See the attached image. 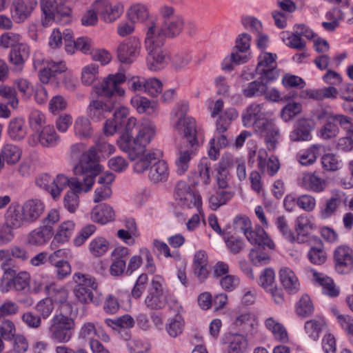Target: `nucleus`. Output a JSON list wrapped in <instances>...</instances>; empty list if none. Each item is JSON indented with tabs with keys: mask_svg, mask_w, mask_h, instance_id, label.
Returning a JSON list of instances; mask_svg holds the SVG:
<instances>
[{
	"mask_svg": "<svg viewBox=\"0 0 353 353\" xmlns=\"http://www.w3.org/2000/svg\"><path fill=\"white\" fill-rule=\"evenodd\" d=\"M41 7L44 18L41 23L43 26H48L52 21L59 20L62 17H68L70 9L65 5L64 0H40Z\"/></svg>",
	"mask_w": 353,
	"mask_h": 353,
	"instance_id": "nucleus-14",
	"label": "nucleus"
},
{
	"mask_svg": "<svg viewBox=\"0 0 353 353\" xmlns=\"http://www.w3.org/2000/svg\"><path fill=\"white\" fill-rule=\"evenodd\" d=\"M212 162L207 157L202 158L197 165L199 183L208 185L211 182Z\"/></svg>",
	"mask_w": 353,
	"mask_h": 353,
	"instance_id": "nucleus-47",
	"label": "nucleus"
},
{
	"mask_svg": "<svg viewBox=\"0 0 353 353\" xmlns=\"http://www.w3.org/2000/svg\"><path fill=\"white\" fill-rule=\"evenodd\" d=\"M334 268L341 274H347L353 269V250L345 245L335 248L333 253Z\"/></svg>",
	"mask_w": 353,
	"mask_h": 353,
	"instance_id": "nucleus-18",
	"label": "nucleus"
},
{
	"mask_svg": "<svg viewBox=\"0 0 353 353\" xmlns=\"http://www.w3.org/2000/svg\"><path fill=\"white\" fill-rule=\"evenodd\" d=\"M223 238L228 249L234 254L239 253L244 248V241L240 237L234 235L226 236L225 234Z\"/></svg>",
	"mask_w": 353,
	"mask_h": 353,
	"instance_id": "nucleus-63",
	"label": "nucleus"
},
{
	"mask_svg": "<svg viewBox=\"0 0 353 353\" xmlns=\"http://www.w3.org/2000/svg\"><path fill=\"white\" fill-rule=\"evenodd\" d=\"M351 118L343 114H335L334 117H330L329 121L321 128L319 134L323 139H331L336 137L339 133L338 123L344 130L347 128Z\"/></svg>",
	"mask_w": 353,
	"mask_h": 353,
	"instance_id": "nucleus-21",
	"label": "nucleus"
},
{
	"mask_svg": "<svg viewBox=\"0 0 353 353\" xmlns=\"http://www.w3.org/2000/svg\"><path fill=\"white\" fill-rule=\"evenodd\" d=\"M114 151V147L112 145L101 140L83 153L78 163L74 166L73 172L75 175H85L84 182L87 185L85 191H89L92 188L94 178L102 170L98 153H101L102 156H108Z\"/></svg>",
	"mask_w": 353,
	"mask_h": 353,
	"instance_id": "nucleus-4",
	"label": "nucleus"
},
{
	"mask_svg": "<svg viewBox=\"0 0 353 353\" xmlns=\"http://www.w3.org/2000/svg\"><path fill=\"white\" fill-rule=\"evenodd\" d=\"M0 97L7 101V104L13 109H17L19 105V99L17 97V92L14 88L7 85L0 86Z\"/></svg>",
	"mask_w": 353,
	"mask_h": 353,
	"instance_id": "nucleus-60",
	"label": "nucleus"
},
{
	"mask_svg": "<svg viewBox=\"0 0 353 353\" xmlns=\"http://www.w3.org/2000/svg\"><path fill=\"white\" fill-rule=\"evenodd\" d=\"M94 8L101 18L108 23L115 21L123 12V6L121 3L112 5L108 0H96Z\"/></svg>",
	"mask_w": 353,
	"mask_h": 353,
	"instance_id": "nucleus-22",
	"label": "nucleus"
},
{
	"mask_svg": "<svg viewBox=\"0 0 353 353\" xmlns=\"http://www.w3.org/2000/svg\"><path fill=\"white\" fill-rule=\"evenodd\" d=\"M161 20L160 25L154 21L147 24V30H152L154 37L161 36L164 41L165 37H174L181 34L184 28L183 18L176 12L174 7L163 5L159 9Z\"/></svg>",
	"mask_w": 353,
	"mask_h": 353,
	"instance_id": "nucleus-5",
	"label": "nucleus"
},
{
	"mask_svg": "<svg viewBox=\"0 0 353 353\" xmlns=\"http://www.w3.org/2000/svg\"><path fill=\"white\" fill-rule=\"evenodd\" d=\"M301 185L308 191L319 193L325 190L327 182L315 173H307L303 175Z\"/></svg>",
	"mask_w": 353,
	"mask_h": 353,
	"instance_id": "nucleus-35",
	"label": "nucleus"
},
{
	"mask_svg": "<svg viewBox=\"0 0 353 353\" xmlns=\"http://www.w3.org/2000/svg\"><path fill=\"white\" fill-rule=\"evenodd\" d=\"M184 326L185 321L183 316L180 314H176L174 317L168 320L165 328L170 336L176 338L183 333Z\"/></svg>",
	"mask_w": 353,
	"mask_h": 353,
	"instance_id": "nucleus-46",
	"label": "nucleus"
},
{
	"mask_svg": "<svg viewBox=\"0 0 353 353\" xmlns=\"http://www.w3.org/2000/svg\"><path fill=\"white\" fill-rule=\"evenodd\" d=\"M75 224L72 221L63 222L57 228V232L50 243V248L55 250L59 244L69 241L74 230Z\"/></svg>",
	"mask_w": 353,
	"mask_h": 353,
	"instance_id": "nucleus-26",
	"label": "nucleus"
},
{
	"mask_svg": "<svg viewBox=\"0 0 353 353\" xmlns=\"http://www.w3.org/2000/svg\"><path fill=\"white\" fill-rule=\"evenodd\" d=\"M109 248L108 241L101 236L93 239L89 244L90 252L95 257L103 256Z\"/></svg>",
	"mask_w": 353,
	"mask_h": 353,
	"instance_id": "nucleus-51",
	"label": "nucleus"
},
{
	"mask_svg": "<svg viewBox=\"0 0 353 353\" xmlns=\"http://www.w3.org/2000/svg\"><path fill=\"white\" fill-rule=\"evenodd\" d=\"M232 190L219 189L215 194L209 198V205L212 210H216L221 205H225L234 196Z\"/></svg>",
	"mask_w": 353,
	"mask_h": 353,
	"instance_id": "nucleus-45",
	"label": "nucleus"
},
{
	"mask_svg": "<svg viewBox=\"0 0 353 353\" xmlns=\"http://www.w3.org/2000/svg\"><path fill=\"white\" fill-rule=\"evenodd\" d=\"M310 272L312 275V280L323 288L324 294L331 297H336L339 294V290L330 277L323 273L317 272L313 269L311 270Z\"/></svg>",
	"mask_w": 353,
	"mask_h": 353,
	"instance_id": "nucleus-28",
	"label": "nucleus"
},
{
	"mask_svg": "<svg viewBox=\"0 0 353 353\" xmlns=\"http://www.w3.org/2000/svg\"><path fill=\"white\" fill-rule=\"evenodd\" d=\"M145 150L135 159H139L134 164V170L137 173H142L149 169L148 177L150 180L156 183L167 181L169 176V168L168 163L160 159L163 152L158 149L148 152Z\"/></svg>",
	"mask_w": 353,
	"mask_h": 353,
	"instance_id": "nucleus-6",
	"label": "nucleus"
},
{
	"mask_svg": "<svg viewBox=\"0 0 353 353\" xmlns=\"http://www.w3.org/2000/svg\"><path fill=\"white\" fill-rule=\"evenodd\" d=\"M306 334L313 341H317L321 332L327 328L325 319L321 316H316L307 321L304 326Z\"/></svg>",
	"mask_w": 353,
	"mask_h": 353,
	"instance_id": "nucleus-38",
	"label": "nucleus"
},
{
	"mask_svg": "<svg viewBox=\"0 0 353 353\" xmlns=\"http://www.w3.org/2000/svg\"><path fill=\"white\" fill-rule=\"evenodd\" d=\"M21 154L20 148L12 143L5 144L0 151L3 160L8 165L16 164L20 160Z\"/></svg>",
	"mask_w": 353,
	"mask_h": 353,
	"instance_id": "nucleus-43",
	"label": "nucleus"
},
{
	"mask_svg": "<svg viewBox=\"0 0 353 353\" xmlns=\"http://www.w3.org/2000/svg\"><path fill=\"white\" fill-rule=\"evenodd\" d=\"M321 145L314 144L305 150L299 151L296 155V159L303 165H312L316 160Z\"/></svg>",
	"mask_w": 353,
	"mask_h": 353,
	"instance_id": "nucleus-44",
	"label": "nucleus"
},
{
	"mask_svg": "<svg viewBox=\"0 0 353 353\" xmlns=\"http://www.w3.org/2000/svg\"><path fill=\"white\" fill-rule=\"evenodd\" d=\"M46 294L49 299H52V302L59 304L65 303L68 298V290L65 287L55 283H50L46 287Z\"/></svg>",
	"mask_w": 353,
	"mask_h": 353,
	"instance_id": "nucleus-40",
	"label": "nucleus"
},
{
	"mask_svg": "<svg viewBox=\"0 0 353 353\" xmlns=\"http://www.w3.org/2000/svg\"><path fill=\"white\" fill-rule=\"evenodd\" d=\"M74 327L72 318L61 313L56 314L50 320L49 337L55 343H66L72 339Z\"/></svg>",
	"mask_w": 353,
	"mask_h": 353,
	"instance_id": "nucleus-10",
	"label": "nucleus"
},
{
	"mask_svg": "<svg viewBox=\"0 0 353 353\" xmlns=\"http://www.w3.org/2000/svg\"><path fill=\"white\" fill-rule=\"evenodd\" d=\"M128 113V108L120 107L114 112V119L124 126L123 132L117 141L118 146L134 161L145 151L153 139L156 129L151 123H137L134 117L126 119Z\"/></svg>",
	"mask_w": 353,
	"mask_h": 353,
	"instance_id": "nucleus-1",
	"label": "nucleus"
},
{
	"mask_svg": "<svg viewBox=\"0 0 353 353\" xmlns=\"http://www.w3.org/2000/svg\"><path fill=\"white\" fill-rule=\"evenodd\" d=\"M296 311L298 315L306 317L314 312V305L307 294L303 295L296 303Z\"/></svg>",
	"mask_w": 353,
	"mask_h": 353,
	"instance_id": "nucleus-59",
	"label": "nucleus"
},
{
	"mask_svg": "<svg viewBox=\"0 0 353 353\" xmlns=\"http://www.w3.org/2000/svg\"><path fill=\"white\" fill-rule=\"evenodd\" d=\"M314 228V224L307 216L301 215L297 217L295 230L299 235L307 236Z\"/></svg>",
	"mask_w": 353,
	"mask_h": 353,
	"instance_id": "nucleus-61",
	"label": "nucleus"
},
{
	"mask_svg": "<svg viewBox=\"0 0 353 353\" xmlns=\"http://www.w3.org/2000/svg\"><path fill=\"white\" fill-rule=\"evenodd\" d=\"M276 54L263 52L258 57L256 73L266 82H273L279 77V70L276 66Z\"/></svg>",
	"mask_w": 353,
	"mask_h": 353,
	"instance_id": "nucleus-15",
	"label": "nucleus"
},
{
	"mask_svg": "<svg viewBox=\"0 0 353 353\" xmlns=\"http://www.w3.org/2000/svg\"><path fill=\"white\" fill-rule=\"evenodd\" d=\"M128 17L132 23H142L149 17L148 7L141 3L132 4L128 10Z\"/></svg>",
	"mask_w": 353,
	"mask_h": 353,
	"instance_id": "nucleus-42",
	"label": "nucleus"
},
{
	"mask_svg": "<svg viewBox=\"0 0 353 353\" xmlns=\"http://www.w3.org/2000/svg\"><path fill=\"white\" fill-rule=\"evenodd\" d=\"M131 104L140 114L146 113L148 114H152L156 112L157 108V103L141 96L132 97Z\"/></svg>",
	"mask_w": 353,
	"mask_h": 353,
	"instance_id": "nucleus-41",
	"label": "nucleus"
},
{
	"mask_svg": "<svg viewBox=\"0 0 353 353\" xmlns=\"http://www.w3.org/2000/svg\"><path fill=\"white\" fill-rule=\"evenodd\" d=\"M6 223L12 229H18L28 224L22 208L15 205H10L6 214Z\"/></svg>",
	"mask_w": 353,
	"mask_h": 353,
	"instance_id": "nucleus-33",
	"label": "nucleus"
},
{
	"mask_svg": "<svg viewBox=\"0 0 353 353\" xmlns=\"http://www.w3.org/2000/svg\"><path fill=\"white\" fill-rule=\"evenodd\" d=\"M341 199L342 192L339 191L336 192L321 206L319 213V217L323 220L330 218L336 212L341 205Z\"/></svg>",
	"mask_w": 353,
	"mask_h": 353,
	"instance_id": "nucleus-30",
	"label": "nucleus"
},
{
	"mask_svg": "<svg viewBox=\"0 0 353 353\" xmlns=\"http://www.w3.org/2000/svg\"><path fill=\"white\" fill-rule=\"evenodd\" d=\"M189 105L187 102L178 103L173 110L172 124L176 130L183 134L190 147H194L198 144L196 137V121L193 118L186 117Z\"/></svg>",
	"mask_w": 353,
	"mask_h": 353,
	"instance_id": "nucleus-9",
	"label": "nucleus"
},
{
	"mask_svg": "<svg viewBox=\"0 0 353 353\" xmlns=\"http://www.w3.org/2000/svg\"><path fill=\"white\" fill-rule=\"evenodd\" d=\"M307 258L314 265H319L324 263L327 259V254L323 245L319 243L316 246L311 247L307 252Z\"/></svg>",
	"mask_w": 353,
	"mask_h": 353,
	"instance_id": "nucleus-53",
	"label": "nucleus"
},
{
	"mask_svg": "<svg viewBox=\"0 0 353 353\" xmlns=\"http://www.w3.org/2000/svg\"><path fill=\"white\" fill-rule=\"evenodd\" d=\"M243 233L248 241L252 245L259 246V248H268L273 250L275 247L274 242L268 236L263 227L256 225L254 229H243Z\"/></svg>",
	"mask_w": 353,
	"mask_h": 353,
	"instance_id": "nucleus-23",
	"label": "nucleus"
},
{
	"mask_svg": "<svg viewBox=\"0 0 353 353\" xmlns=\"http://www.w3.org/2000/svg\"><path fill=\"white\" fill-rule=\"evenodd\" d=\"M267 114L263 103H252L246 108L242 121L244 126H252L258 135L264 137L269 151H274L277 148L281 133L274 120L268 119Z\"/></svg>",
	"mask_w": 353,
	"mask_h": 353,
	"instance_id": "nucleus-3",
	"label": "nucleus"
},
{
	"mask_svg": "<svg viewBox=\"0 0 353 353\" xmlns=\"http://www.w3.org/2000/svg\"><path fill=\"white\" fill-rule=\"evenodd\" d=\"M91 219L93 221L106 224L114 219V212L112 208L105 203L96 205L92 211Z\"/></svg>",
	"mask_w": 353,
	"mask_h": 353,
	"instance_id": "nucleus-32",
	"label": "nucleus"
},
{
	"mask_svg": "<svg viewBox=\"0 0 353 353\" xmlns=\"http://www.w3.org/2000/svg\"><path fill=\"white\" fill-rule=\"evenodd\" d=\"M28 120L30 128L36 132L40 131L46 123L45 114L38 110L31 111Z\"/></svg>",
	"mask_w": 353,
	"mask_h": 353,
	"instance_id": "nucleus-62",
	"label": "nucleus"
},
{
	"mask_svg": "<svg viewBox=\"0 0 353 353\" xmlns=\"http://www.w3.org/2000/svg\"><path fill=\"white\" fill-rule=\"evenodd\" d=\"M280 281L290 294H296L300 287L298 278L294 272L288 268H282L279 271Z\"/></svg>",
	"mask_w": 353,
	"mask_h": 353,
	"instance_id": "nucleus-31",
	"label": "nucleus"
},
{
	"mask_svg": "<svg viewBox=\"0 0 353 353\" xmlns=\"http://www.w3.org/2000/svg\"><path fill=\"white\" fill-rule=\"evenodd\" d=\"M192 151L189 150H180L175 161L176 172L179 175L183 174L189 168L191 160Z\"/></svg>",
	"mask_w": 353,
	"mask_h": 353,
	"instance_id": "nucleus-56",
	"label": "nucleus"
},
{
	"mask_svg": "<svg viewBox=\"0 0 353 353\" xmlns=\"http://www.w3.org/2000/svg\"><path fill=\"white\" fill-rule=\"evenodd\" d=\"M248 347L246 338L241 334L232 336L228 351L224 353H243Z\"/></svg>",
	"mask_w": 353,
	"mask_h": 353,
	"instance_id": "nucleus-55",
	"label": "nucleus"
},
{
	"mask_svg": "<svg viewBox=\"0 0 353 353\" xmlns=\"http://www.w3.org/2000/svg\"><path fill=\"white\" fill-rule=\"evenodd\" d=\"M345 128L346 136L338 140L336 148L339 150L349 152L353 148V123L350 121Z\"/></svg>",
	"mask_w": 353,
	"mask_h": 353,
	"instance_id": "nucleus-58",
	"label": "nucleus"
},
{
	"mask_svg": "<svg viewBox=\"0 0 353 353\" xmlns=\"http://www.w3.org/2000/svg\"><path fill=\"white\" fill-rule=\"evenodd\" d=\"M126 77L123 73L110 74L101 84L96 87L99 96L110 98L105 101L101 99H92L86 108L87 116L94 121H100L106 118L114 110V98L116 95L123 96L124 90L120 84L124 83Z\"/></svg>",
	"mask_w": 353,
	"mask_h": 353,
	"instance_id": "nucleus-2",
	"label": "nucleus"
},
{
	"mask_svg": "<svg viewBox=\"0 0 353 353\" xmlns=\"http://www.w3.org/2000/svg\"><path fill=\"white\" fill-rule=\"evenodd\" d=\"M141 42L137 37H130L120 43L117 48L118 59L121 63H132L139 57Z\"/></svg>",
	"mask_w": 353,
	"mask_h": 353,
	"instance_id": "nucleus-19",
	"label": "nucleus"
},
{
	"mask_svg": "<svg viewBox=\"0 0 353 353\" xmlns=\"http://www.w3.org/2000/svg\"><path fill=\"white\" fill-rule=\"evenodd\" d=\"M76 283L74 294L77 300L84 305L92 303L99 305L103 301L102 294L97 291L98 286L96 279L89 274L76 272L73 275Z\"/></svg>",
	"mask_w": 353,
	"mask_h": 353,
	"instance_id": "nucleus-7",
	"label": "nucleus"
},
{
	"mask_svg": "<svg viewBox=\"0 0 353 353\" xmlns=\"http://www.w3.org/2000/svg\"><path fill=\"white\" fill-rule=\"evenodd\" d=\"M265 327L270 330L274 339L281 343H286L289 341L288 334L285 327L272 317L265 321Z\"/></svg>",
	"mask_w": 353,
	"mask_h": 353,
	"instance_id": "nucleus-39",
	"label": "nucleus"
},
{
	"mask_svg": "<svg viewBox=\"0 0 353 353\" xmlns=\"http://www.w3.org/2000/svg\"><path fill=\"white\" fill-rule=\"evenodd\" d=\"M38 4L37 0H13L10 7L11 17L17 23L29 19Z\"/></svg>",
	"mask_w": 353,
	"mask_h": 353,
	"instance_id": "nucleus-20",
	"label": "nucleus"
},
{
	"mask_svg": "<svg viewBox=\"0 0 353 353\" xmlns=\"http://www.w3.org/2000/svg\"><path fill=\"white\" fill-rule=\"evenodd\" d=\"M27 134L25 121L20 117L12 119L8 126V134L9 137L15 141L23 140Z\"/></svg>",
	"mask_w": 353,
	"mask_h": 353,
	"instance_id": "nucleus-37",
	"label": "nucleus"
},
{
	"mask_svg": "<svg viewBox=\"0 0 353 353\" xmlns=\"http://www.w3.org/2000/svg\"><path fill=\"white\" fill-rule=\"evenodd\" d=\"M154 34L151 29L146 31L145 48L148 52V68L152 71H157L166 65L169 57L167 51L162 48L164 43L162 37H154Z\"/></svg>",
	"mask_w": 353,
	"mask_h": 353,
	"instance_id": "nucleus-8",
	"label": "nucleus"
},
{
	"mask_svg": "<svg viewBox=\"0 0 353 353\" xmlns=\"http://www.w3.org/2000/svg\"><path fill=\"white\" fill-rule=\"evenodd\" d=\"M52 234L53 232H50V227L41 225L28 234L27 241L31 245L40 246L47 243Z\"/></svg>",
	"mask_w": 353,
	"mask_h": 353,
	"instance_id": "nucleus-29",
	"label": "nucleus"
},
{
	"mask_svg": "<svg viewBox=\"0 0 353 353\" xmlns=\"http://www.w3.org/2000/svg\"><path fill=\"white\" fill-rule=\"evenodd\" d=\"M312 128L311 121L307 119H300L296 123L294 130L290 133V139L292 141H309L312 139Z\"/></svg>",
	"mask_w": 353,
	"mask_h": 353,
	"instance_id": "nucleus-27",
	"label": "nucleus"
},
{
	"mask_svg": "<svg viewBox=\"0 0 353 353\" xmlns=\"http://www.w3.org/2000/svg\"><path fill=\"white\" fill-rule=\"evenodd\" d=\"M60 137L52 125H45L40 131L36 132L28 138L30 146L34 147L40 144L45 148H53L58 145Z\"/></svg>",
	"mask_w": 353,
	"mask_h": 353,
	"instance_id": "nucleus-17",
	"label": "nucleus"
},
{
	"mask_svg": "<svg viewBox=\"0 0 353 353\" xmlns=\"http://www.w3.org/2000/svg\"><path fill=\"white\" fill-rule=\"evenodd\" d=\"M281 37L287 46L298 50H305V41L295 31L292 34L283 32Z\"/></svg>",
	"mask_w": 353,
	"mask_h": 353,
	"instance_id": "nucleus-50",
	"label": "nucleus"
},
{
	"mask_svg": "<svg viewBox=\"0 0 353 353\" xmlns=\"http://www.w3.org/2000/svg\"><path fill=\"white\" fill-rule=\"evenodd\" d=\"M30 55L29 46L23 43L18 44L17 46L12 48L9 54L10 61L17 67V69L21 70Z\"/></svg>",
	"mask_w": 353,
	"mask_h": 353,
	"instance_id": "nucleus-36",
	"label": "nucleus"
},
{
	"mask_svg": "<svg viewBox=\"0 0 353 353\" xmlns=\"http://www.w3.org/2000/svg\"><path fill=\"white\" fill-rule=\"evenodd\" d=\"M174 196L176 203L181 208H196L201 213V196L199 193L194 192L185 181H180L176 183Z\"/></svg>",
	"mask_w": 353,
	"mask_h": 353,
	"instance_id": "nucleus-12",
	"label": "nucleus"
},
{
	"mask_svg": "<svg viewBox=\"0 0 353 353\" xmlns=\"http://www.w3.org/2000/svg\"><path fill=\"white\" fill-rule=\"evenodd\" d=\"M21 41V36L13 32H5L0 37V45L6 48H11L12 49L22 43Z\"/></svg>",
	"mask_w": 353,
	"mask_h": 353,
	"instance_id": "nucleus-64",
	"label": "nucleus"
},
{
	"mask_svg": "<svg viewBox=\"0 0 353 353\" xmlns=\"http://www.w3.org/2000/svg\"><path fill=\"white\" fill-rule=\"evenodd\" d=\"M99 76V65L91 63L82 68L81 81L85 85H92Z\"/></svg>",
	"mask_w": 353,
	"mask_h": 353,
	"instance_id": "nucleus-54",
	"label": "nucleus"
},
{
	"mask_svg": "<svg viewBox=\"0 0 353 353\" xmlns=\"http://www.w3.org/2000/svg\"><path fill=\"white\" fill-rule=\"evenodd\" d=\"M322 167L326 171L334 172L339 170L343 166V162L339 157L333 153L323 155L321 159Z\"/></svg>",
	"mask_w": 353,
	"mask_h": 353,
	"instance_id": "nucleus-52",
	"label": "nucleus"
},
{
	"mask_svg": "<svg viewBox=\"0 0 353 353\" xmlns=\"http://www.w3.org/2000/svg\"><path fill=\"white\" fill-rule=\"evenodd\" d=\"M67 182L66 176L61 174L52 178L48 174L43 173L35 179L36 185L48 192L54 199L59 197Z\"/></svg>",
	"mask_w": 353,
	"mask_h": 353,
	"instance_id": "nucleus-16",
	"label": "nucleus"
},
{
	"mask_svg": "<svg viewBox=\"0 0 353 353\" xmlns=\"http://www.w3.org/2000/svg\"><path fill=\"white\" fill-rule=\"evenodd\" d=\"M257 166L262 173H267L270 176H274L280 168L278 158L271 156L268 159V153L265 150L260 149L257 155Z\"/></svg>",
	"mask_w": 353,
	"mask_h": 353,
	"instance_id": "nucleus-25",
	"label": "nucleus"
},
{
	"mask_svg": "<svg viewBox=\"0 0 353 353\" xmlns=\"http://www.w3.org/2000/svg\"><path fill=\"white\" fill-rule=\"evenodd\" d=\"M16 326L14 323L9 320L5 319L0 325V352L4 350V343L6 341H12L16 335Z\"/></svg>",
	"mask_w": 353,
	"mask_h": 353,
	"instance_id": "nucleus-49",
	"label": "nucleus"
},
{
	"mask_svg": "<svg viewBox=\"0 0 353 353\" xmlns=\"http://www.w3.org/2000/svg\"><path fill=\"white\" fill-rule=\"evenodd\" d=\"M30 275L27 272L16 274L12 268H7L0 279V292L6 293L14 290L18 292H26L29 289Z\"/></svg>",
	"mask_w": 353,
	"mask_h": 353,
	"instance_id": "nucleus-11",
	"label": "nucleus"
},
{
	"mask_svg": "<svg viewBox=\"0 0 353 353\" xmlns=\"http://www.w3.org/2000/svg\"><path fill=\"white\" fill-rule=\"evenodd\" d=\"M129 353H147L151 349L150 343L145 339L134 338L127 343Z\"/></svg>",
	"mask_w": 353,
	"mask_h": 353,
	"instance_id": "nucleus-57",
	"label": "nucleus"
},
{
	"mask_svg": "<svg viewBox=\"0 0 353 353\" xmlns=\"http://www.w3.org/2000/svg\"><path fill=\"white\" fill-rule=\"evenodd\" d=\"M74 134L79 139H87L92 134V128L90 119L85 117H79L74 125Z\"/></svg>",
	"mask_w": 353,
	"mask_h": 353,
	"instance_id": "nucleus-48",
	"label": "nucleus"
},
{
	"mask_svg": "<svg viewBox=\"0 0 353 353\" xmlns=\"http://www.w3.org/2000/svg\"><path fill=\"white\" fill-rule=\"evenodd\" d=\"M270 82H266L260 76L259 80H254L243 85L242 94L245 98H256L264 95L266 90V85Z\"/></svg>",
	"mask_w": 353,
	"mask_h": 353,
	"instance_id": "nucleus-34",
	"label": "nucleus"
},
{
	"mask_svg": "<svg viewBox=\"0 0 353 353\" xmlns=\"http://www.w3.org/2000/svg\"><path fill=\"white\" fill-rule=\"evenodd\" d=\"M21 208L28 224H30L36 222L42 216L46 205L43 201L39 199H30L23 203Z\"/></svg>",
	"mask_w": 353,
	"mask_h": 353,
	"instance_id": "nucleus-24",
	"label": "nucleus"
},
{
	"mask_svg": "<svg viewBox=\"0 0 353 353\" xmlns=\"http://www.w3.org/2000/svg\"><path fill=\"white\" fill-rule=\"evenodd\" d=\"M164 280L159 275H155L151 281L148 294L145 299L146 307L152 310L164 308L167 304V295L163 288Z\"/></svg>",
	"mask_w": 353,
	"mask_h": 353,
	"instance_id": "nucleus-13",
	"label": "nucleus"
}]
</instances>
